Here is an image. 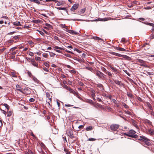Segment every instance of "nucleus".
Wrapping results in <instances>:
<instances>
[{"label": "nucleus", "instance_id": "nucleus-26", "mask_svg": "<svg viewBox=\"0 0 154 154\" xmlns=\"http://www.w3.org/2000/svg\"><path fill=\"white\" fill-rule=\"evenodd\" d=\"M60 26L62 28H64L66 29L67 28V26H66L65 24H60Z\"/></svg>", "mask_w": 154, "mask_h": 154}, {"label": "nucleus", "instance_id": "nucleus-28", "mask_svg": "<svg viewBox=\"0 0 154 154\" xmlns=\"http://www.w3.org/2000/svg\"><path fill=\"white\" fill-rule=\"evenodd\" d=\"M2 105L4 106L8 110L9 109V106L7 104L4 103L2 104Z\"/></svg>", "mask_w": 154, "mask_h": 154}, {"label": "nucleus", "instance_id": "nucleus-7", "mask_svg": "<svg viewBox=\"0 0 154 154\" xmlns=\"http://www.w3.org/2000/svg\"><path fill=\"white\" fill-rule=\"evenodd\" d=\"M78 4H75L73 5V6L71 8L70 10L71 11H74L76 10L79 7Z\"/></svg>", "mask_w": 154, "mask_h": 154}, {"label": "nucleus", "instance_id": "nucleus-30", "mask_svg": "<svg viewBox=\"0 0 154 154\" xmlns=\"http://www.w3.org/2000/svg\"><path fill=\"white\" fill-rule=\"evenodd\" d=\"M45 25L48 28L52 29V26L50 25L48 23H46L45 24Z\"/></svg>", "mask_w": 154, "mask_h": 154}, {"label": "nucleus", "instance_id": "nucleus-9", "mask_svg": "<svg viewBox=\"0 0 154 154\" xmlns=\"http://www.w3.org/2000/svg\"><path fill=\"white\" fill-rule=\"evenodd\" d=\"M16 87V90L21 92H22L23 88L20 85H17Z\"/></svg>", "mask_w": 154, "mask_h": 154}, {"label": "nucleus", "instance_id": "nucleus-34", "mask_svg": "<svg viewBox=\"0 0 154 154\" xmlns=\"http://www.w3.org/2000/svg\"><path fill=\"white\" fill-rule=\"evenodd\" d=\"M140 65L141 66H143L146 67L150 68V67L146 64H140Z\"/></svg>", "mask_w": 154, "mask_h": 154}, {"label": "nucleus", "instance_id": "nucleus-64", "mask_svg": "<svg viewBox=\"0 0 154 154\" xmlns=\"http://www.w3.org/2000/svg\"><path fill=\"white\" fill-rule=\"evenodd\" d=\"M65 106L66 107H71L73 105L68 104H65Z\"/></svg>", "mask_w": 154, "mask_h": 154}, {"label": "nucleus", "instance_id": "nucleus-51", "mask_svg": "<svg viewBox=\"0 0 154 154\" xmlns=\"http://www.w3.org/2000/svg\"><path fill=\"white\" fill-rule=\"evenodd\" d=\"M29 44L30 45H33L34 42L32 41H29L28 42Z\"/></svg>", "mask_w": 154, "mask_h": 154}, {"label": "nucleus", "instance_id": "nucleus-33", "mask_svg": "<svg viewBox=\"0 0 154 154\" xmlns=\"http://www.w3.org/2000/svg\"><path fill=\"white\" fill-rule=\"evenodd\" d=\"M122 105L124 106V107L127 109L129 108V106L125 103H122Z\"/></svg>", "mask_w": 154, "mask_h": 154}, {"label": "nucleus", "instance_id": "nucleus-60", "mask_svg": "<svg viewBox=\"0 0 154 154\" xmlns=\"http://www.w3.org/2000/svg\"><path fill=\"white\" fill-rule=\"evenodd\" d=\"M44 65L46 66V67H49V65L48 62H45L44 63Z\"/></svg>", "mask_w": 154, "mask_h": 154}, {"label": "nucleus", "instance_id": "nucleus-53", "mask_svg": "<svg viewBox=\"0 0 154 154\" xmlns=\"http://www.w3.org/2000/svg\"><path fill=\"white\" fill-rule=\"evenodd\" d=\"M29 55L30 56H32L34 55V54L32 52L29 51Z\"/></svg>", "mask_w": 154, "mask_h": 154}, {"label": "nucleus", "instance_id": "nucleus-63", "mask_svg": "<svg viewBox=\"0 0 154 154\" xmlns=\"http://www.w3.org/2000/svg\"><path fill=\"white\" fill-rule=\"evenodd\" d=\"M27 73H28V75H29V76L30 77H31V76L32 75V73H31V72H29V71H28V72H27Z\"/></svg>", "mask_w": 154, "mask_h": 154}, {"label": "nucleus", "instance_id": "nucleus-40", "mask_svg": "<svg viewBox=\"0 0 154 154\" xmlns=\"http://www.w3.org/2000/svg\"><path fill=\"white\" fill-rule=\"evenodd\" d=\"M96 140V139L93 138H89L88 140L90 141H95Z\"/></svg>", "mask_w": 154, "mask_h": 154}, {"label": "nucleus", "instance_id": "nucleus-32", "mask_svg": "<svg viewBox=\"0 0 154 154\" xmlns=\"http://www.w3.org/2000/svg\"><path fill=\"white\" fill-rule=\"evenodd\" d=\"M13 42H14V40L13 39H11L9 40L8 41V42L9 44L13 43Z\"/></svg>", "mask_w": 154, "mask_h": 154}, {"label": "nucleus", "instance_id": "nucleus-57", "mask_svg": "<svg viewBox=\"0 0 154 154\" xmlns=\"http://www.w3.org/2000/svg\"><path fill=\"white\" fill-rule=\"evenodd\" d=\"M125 112L128 115H131V112L125 110Z\"/></svg>", "mask_w": 154, "mask_h": 154}, {"label": "nucleus", "instance_id": "nucleus-50", "mask_svg": "<svg viewBox=\"0 0 154 154\" xmlns=\"http://www.w3.org/2000/svg\"><path fill=\"white\" fill-rule=\"evenodd\" d=\"M37 31H38L39 32V33L42 35L44 36V35H45L44 33L42 32L39 30H37Z\"/></svg>", "mask_w": 154, "mask_h": 154}, {"label": "nucleus", "instance_id": "nucleus-19", "mask_svg": "<svg viewBox=\"0 0 154 154\" xmlns=\"http://www.w3.org/2000/svg\"><path fill=\"white\" fill-rule=\"evenodd\" d=\"M13 24L14 25L16 26H21L20 23L19 21H16V22H14L13 23Z\"/></svg>", "mask_w": 154, "mask_h": 154}, {"label": "nucleus", "instance_id": "nucleus-58", "mask_svg": "<svg viewBox=\"0 0 154 154\" xmlns=\"http://www.w3.org/2000/svg\"><path fill=\"white\" fill-rule=\"evenodd\" d=\"M109 18H103V19H101V20H102L103 21H107V20H109Z\"/></svg>", "mask_w": 154, "mask_h": 154}, {"label": "nucleus", "instance_id": "nucleus-1", "mask_svg": "<svg viewBox=\"0 0 154 154\" xmlns=\"http://www.w3.org/2000/svg\"><path fill=\"white\" fill-rule=\"evenodd\" d=\"M138 140L141 142H144L147 146H150L151 145V143L150 142V139L144 136H140V138H138Z\"/></svg>", "mask_w": 154, "mask_h": 154}, {"label": "nucleus", "instance_id": "nucleus-54", "mask_svg": "<svg viewBox=\"0 0 154 154\" xmlns=\"http://www.w3.org/2000/svg\"><path fill=\"white\" fill-rule=\"evenodd\" d=\"M43 69L44 71L46 72H48L49 71L48 69L47 68H46L45 67H43Z\"/></svg>", "mask_w": 154, "mask_h": 154}, {"label": "nucleus", "instance_id": "nucleus-44", "mask_svg": "<svg viewBox=\"0 0 154 154\" xmlns=\"http://www.w3.org/2000/svg\"><path fill=\"white\" fill-rule=\"evenodd\" d=\"M35 59L36 60H38L39 61H41V58L40 57H35Z\"/></svg>", "mask_w": 154, "mask_h": 154}, {"label": "nucleus", "instance_id": "nucleus-62", "mask_svg": "<svg viewBox=\"0 0 154 154\" xmlns=\"http://www.w3.org/2000/svg\"><path fill=\"white\" fill-rule=\"evenodd\" d=\"M84 126V125H80L79 126L78 128L79 129H82V128H83Z\"/></svg>", "mask_w": 154, "mask_h": 154}, {"label": "nucleus", "instance_id": "nucleus-49", "mask_svg": "<svg viewBox=\"0 0 154 154\" xmlns=\"http://www.w3.org/2000/svg\"><path fill=\"white\" fill-rule=\"evenodd\" d=\"M19 38L18 36L17 35L13 37L12 38L14 40H17V39Z\"/></svg>", "mask_w": 154, "mask_h": 154}, {"label": "nucleus", "instance_id": "nucleus-52", "mask_svg": "<svg viewBox=\"0 0 154 154\" xmlns=\"http://www.w3.org/2000/svg\"><path fill=\"white\" fill-rule=\"evenodd\" d=\"M127 95L129 97H132V95L131 94L129 93H127Z\"/></svg>", "mask_w": 154, "mask_h": 154}, {"label": "nucleus", "instance_id": "nucleus-27", "mask_svg": "<svg viewBox=\"0 0 154 154\" xmlns=\"http://www.w3.org/2000/svg\"><path fill=\"white\" fill-rule=\"evenodd\" d=\"M32 65L34 66H35L37 67H38V63H36L35 62V61H34L32 63Z\"/></svg>", "mask_w": 154, "mask_h": 154}, {"label": "nucleus", "instance_id": "nucleus-25", "mask_svg": "<svg viewBox=\"0 0 154 154\" xmlns=\"http://www.w3.org/2000/svg\"><path fill=\"white\" fill-rule=\"evenodd\" d=\"M31 2H33L34 3H36L37 4H40V2L38 0H30Z\"/></svg>", "mask_w": 154, "mask_h": 154}, {"label": "nucleus", "instance_id": "nucleus-15", "mask_svg": "<svg viewBox=\"0 0 154 154\" xmlns=\"http://www.w3.org/2000/svg\"><path fill=\"white\" fill-rule=\"evenodd\" d=\"M108 66L115 72H118V70L116 68L113 67L110 65H108Z\"/></svg>", "mask_w": 154, "mask_h": 154}, {"label": "nucleus", "instance_id": "nucleus-41", "mask_svg": "<svg viewBox=\"0 0 154 154\" xmlns=\"http://www.w3.org/2000/svg\"><path fill=\"white\" fill-rule=\"evenodd\" d=\"M67 20H68L69 21H71V20H73V21H75V20H80L78 19H67Z\"/></svg>", "mask_w": 154, "mask_h": 154}, {"label": "nucleus", "instance_id": "nucleus-2", "mask_svg": "<svg viewBox=\"0 0 154 154\" xmlns=\"http://www.w3.org/2000/svg\"><path fill=\"white\" fill-rule=\"evenodd\" d=\"M136 131L133 130H129V132L127 133H124V134L128 137H131L134 138H138V136L135 134Z\"/></svg>", "mask_w": 154, "mask_h": 154}, {"label": "nucleus", "instance_id": "nucleus-56", "mask_svg": "<svg viewBox=\"0 0 154 154\" xmlns=\"http://www.w3.org/2000/svg\"><path fill=\"white\" fill-rule=\"evenodd\" d=\"M106 73L109 76H112V73L108 71L106 72Z\"/></svg>", "mask_w": 154, "mask_h": 154}, {"label": "nucleus", "instance_id": "nucleus-16", "mask_svg": "<svg viewBox=\"0 0 154 154\" xmlns=\"http://www.w3.org/2000/svg\"><path fill=\"white\" fill-rule=\"evenodd\" d=\"M46 96L47 97H48L49 100H50L51 102V95L48 92H47L46 93Z\"/></svg>", "mask_w": 154, "mask_h": 154}, {"label": "nucleus", "instance_id": "nucleus-22", "mask_svg": "<svg viewBox=\"0 0 154 154\" xmlns=\"http://www.w3.org/2000/svg\"><path fill=\"white\" fill-rule=\"evenodd\" d=\"M69 91L70 93H72L74 94V95L76 94L77 92L71 89L70 88H69Z\"/></svg>", "mask_w": 154, "mask_h": 154}, {"label": "nucleus", "instance_id": "nucleus-6", "mask_svg": "<svg viewBox=\"0 0 154 154\" xmlns=\"http://www.w3.org/2000/svg\"><path fill=\"white\" fill-rule=\"evenodd\" d=\"M65 31L66 32L72 35H77L79 34L78 32H75L73 31V30H71L67 29L65 30Z\"/></svg>", "mask_w": 154, "mask_h": 154}, {"label": "nucleus", "instance_id": "nucleus-10", "mask_svg": "<svg viewBox=\"0 0 154 154\" xmlns=\"http://www.w3.org/2000/svg\"><path fill=\"white\" fill-rule=\"evenodd\" d=\"M57 9L59 10H64L67 13H68V12L66 8L65 7H59L57 8Z\"/></svg>", "mask_w": 154, "mask_h": 154}, {"label": "nucleus", "instance_id": "nucleus-59", "mask_svg": "<svg viewBox=\"0 0 154 154\" xmlns=\"http://www.w3.org/2000/svg\"><path fill=\"white\" fill-rule=\"evenodd\" d=\"M64 55L66 56L67 57H70V58H71V56L70 54H64Z\"/></svg>", "mask_w": 154, "mask_h": 154}, {"label": "nucleus", "instance_id": "nucleus-3", "mask_svg": "<svg viewBox=\"0 0 154 154\" xmlns=\"http://www.w3.org/2000/svg\"><path fill=\"white\" fill-rule=\"evenodd\" d=\"M119 125L118 124H112L110 126V129L112 131H116L119 128Z\"/></svg>", "mask_w": 154, "mask_h": 154}, {"label": "nucleus", "instance_id": "nucleus-11", "mask_svg": "<svg viewBox=\"0 0 154 154\" xmlns=\"http://www.w3.org/2000/svg\"><path fill=\"white\" fill-rule=\"evenodd\" d=\"M148 131L150 135H154V130L149 129H148Z\"/></svg>", "mask_w": 154, "mask_h": 154}, {"label": "nucleus", "instance_id": "nucleus-47", "mask_svg": "<svg viewBox=\"0 0 154 154\" xmlns=\"http://www.w3.org/2000/svg\"><path fill=\"white\" fill-rule=\"evenodd\" d=\"M133 125L137 129H139V128L138 127L137 125L135 123V122H133Z\"/></svg>", "mask_w": 154, "mask_h": 154}, {"label": "nucleus", "instance_id": "nucleus-5", "mask_svg": "<svg viewBox=\"0 0 154 154\" xmlns=\"http://www.w3.org/2000/svg\"><path fill=\"white\" fill-rule=\"evenodd\" d=\"M96 74L97 76L100 78L102 79L104 77V74L99 71H96Z\"/></svg>", "mask_w": 154, "mask_h": 154}, {"label": "nucleus", "instance_id": "nucleus-12", "mask_svg": "<svg viewBox=\"0 0 154 154\" xmlns=\"http://www.w3.org/2000/svg\"><path fill=\"white\" fill-rule=\"evenodd\" d=\"M94 128L93 127L91 126H89L86 127L85 129L86 131H89L92 130Z\"/></svg>", "mask_w": 154, "mask_h": 154}, {"label": "nucleus", "instance_id": "nucleus-37", "mask_svg": "<svg viewBox=\"0 0 154 154\" xmlns=\"http://www.w3.org/2000/svg\"><path fill=\"white\" fill-rule=\"evenodd\" d=\"M33 80L36 82H38V80L37 79L35 78V77H33Z\"/></svg>", "mask_w": 154, "mask_h": 154}, {"label": "nucleus", "instance_id": "nucleus-29", "mask_svg": "<svg viewBox=\"0 0 154 154\" xmlns=\"http://www.w3.org/2000/svg\"><path fill=\"white\" fill-rule=\"evenodd\" d=\"M54 48L55 49H60V50H64V48H63L60 47H58L57 46H55L54 47Z\"/></svg>", "mask_w": 154, "mask_h": 154}, {"label": "nucleus", "instance_id": "nucleus-13", "mask_svg": "<svg viewBox=\"0 0 154 154\" xmlns=\"http://www.w3.org/2000/svg\"><path fill=\"white\" fill-rule=\"evenodd\" d=\"M93 38L95 40H100L101 42L103 41V39L97 36H94L93 37Z\"/></svg>", "mask_w": 154, "mask_h": 154}, {"label": "nucleus", "instance_id": "nucleus-43", "mask_svg": "<svg viewBox=\"0 0 154 154\" xmlns=\"http://www.w3.org/2000/svg\"><path fill=\"white\" fill-rule=\"evenodd\" d=\"M42 56L44 57L47 58L48 56V55L47 54L45 53L43 54Z\"/></svg>", "mask_w": 154, "mask_h": 154}, {"label": "nucleus", "instance_id": "nucleus-46", "mask_svg": "<svg viewBox=\"0 0 154 154\" xmlns=\"http://www.w3.org/2000/svg\"><path fill=\"white\" fill-rule=\"evenodd\" d=\"M6 48H3L2 49H0V54L2 53L5 50Z\"/></svg>", "mask_w": 154, "mask_h": 154}, {"label": "nucleus", "instance_id": "nucleus-23", "mask_svg": "<svg viewBox=\"0 0 154 154\" xmlns=\"http://www.w3.org/2000/svg\"><path fill=\"white\" fill-rule=\"evenodd\" d=\"M85 68L86 69L91 71L92 72H94V70L93 69L92 67H85Z\"/></svg>", "mask_w": 154, "mask_h": 154}, {"label": "nucleus", "instance_id": "nucleus-17", "mask_svg": "<svg viewBox=\"0 0 154 154\" xmlns=\"http://www.w3.org/2000/svg\"><path fill=\"white\" fill-rule=\"evenodd\" d=\"M146 106L148 107L150 110H152V108L151 104L148 102H146Z\"/></svg>", "mask_w": 154, "mask_h": 154}, {"label": "nucleus", "instance_id": "nucleus-45", "mask_svg": "<svg viewBox=\"0 0 154 154\" xmlns=\"http://www.w3.org/2000/svg\"><path fill=\"white\" fill-rule=\"evenodd\" d=\"M69 71L70 72H71V73L75 74L76 73V71L75 70H69Z\"/></svg>", "mask_w": 154, "mask_h": 154}, {"label": "nucleus", "instance_id": "nucleus-35", "mask_svg": "<svg viewBox=\"0 0 154 154\" xmlns=\"http://www.w3.org/2000/svg\"><path fill=\"white\" fill-rule=\"evenodd\" d=\"M11 75L12 76V77H17L15 73L14 72H11Z\"/></svg>", "mask_w": 154, "mask_h": 154}, {"label": "nucleus", "instance_id": "nucleus-61", "mask_svg": "<svg viewBox=\"0 0 154 154\" xmlns=\"http://www.w3.org/2000/svg\"><path fill=\"white\" fill-rule=\"evenodd\" d=\"M29 101L31 102H33L35 101V99L33 98H31L29 99Z\"/></svg>", "mask_w": 154, "mask_h": 154}, {"label": "nucleus", "instance_id": "nucleus-36", "mask_svg": "<svg viewBox=\"0 0 154 154\" xmlns=\"http://www.w3.org/2000/svg\"><path fill=\"white\" fill-rule=\"evenodd\" d=\"M11 115H12L11 112V111H9V112H8L7 113V116L10 117Z\"/></svg>", "mask_w": 154, "mask_h": 154}, {"label": "nucleus", "instance_id": "nucleus-48", "mask_svg": "<svg viewBox=\"0 0 154 154\" xmlns=\"http://www.w3.org/2000/svg\"><path fill=\"white\" fill-rule=\"evenodd\" d=\"M40 145L43 148H45V144L42 142H41L40 143Z\"/></svg>", "mask_w": 154, "mask_h": 154}, {"label": "nucleus", "instance_id": "nucleus-39", "mask_svg": "<svg viewBox=\"0 0 154 154\" xmlns=\"http://www.w3.org/2000/svg\"><path fill=\"white\" fill-rule=\"evenodd\" d=\"M101 69L102 70L103 72H106V69L105 68L101 66Z\"/></svg>", "mask_w": 154, "mask_h": 154}, {"label": "nucleus", "instance_id": "nucleus-38", "mask_svg": "<svg viewBox=\"0 0 154 154\" xmlns=\"http://www.w3.org/2000/svg\"><path fill=\"white\" fill-rule=\"evenodd\" d=\"M49 53H50V56L51 57H54V55H55V54L54 53H53V52H49Z\"/></svg>", "mask_w": 154, "mask_h": 154}, {"label": "nucleus", "instance_id": "nucleus-21", "mask_svg": "<svg viewBox=\"0 0 154 154\" xmlns=\"http://www.w3.org/2000/svg\"><path fill=\"white\" fill-rule=\"evenodd\" d=\"M54 2H57V6H60L61 5H62L63 4V1L61 2V1H57L56 0Z\"/></svg>", "mask_w": 154, "mask_h": 154}, {"label": "nucleus", "instance_id": "nucleus-14", "mask_svg": "<svg viewBox=\"0 0 154 154\" xmlns=\"http://www.w3.org/2000/svg\"><path fill=\"white\" fill-rule=\"evenodd\" d=\"M122 57L127 60H130L131 59V57L126 55H122Z\"/></svg>", "mask_w": 154, "mask_h": 154}, {"label": "nucleus", "instance_id": "nucleus-24", "mask_svg": "<svg viewBox=\"0 0 154 154\" xmlns=\"http://www.w3.org/2000/svg\"><path fill=\"white\" fill-rule=\"evenodd\" d=\"M91 95L92 96V97H95V91L94 90L92 89L91 91Z\"/></svg>", "mask_w": 154, "mask_h": 154}, {"label": "nucleus", "instance_id": "nucleus-42", "mask_svg": "<svg viewBox=\"0 0 154 154\" xmlns=\"http://www.w3.org/2000/svg\"><path fill=\"white\" fill-rule=\"evenodd\" d=\"M96 85L97 86V87H98L99 88H101L103 87V85L101 84H98Z\"/></svg>", "mask_w": 154, "mask_h": 154}, {"label": "nucleus", "instance_id": "nucleus-20", "mask_svg": "<svg viewBox=\"0 0 154 154\" xmlns=\"http://www.w3.org/2000/svg\"><path fill=\"white\" fill-rule=\"evenodd\" d=\"M136 60L137 61L140 63L141 64H144L145 63V61L140 59H137Z\"/></svg>", "mask_w": 154, "mask_h": 154}, {"label": "nucleus", "instance_id": "nucleus-55", "mask_svg": "<svg viewBox=\"0 0 154 154\" xmlns=\"http://www.w3.org/2000/svg\"><path fill=\"white\" fill-rule=\"evenodd\" d=\"M74 50L76 51L78 53H80L81 52L80 51H79L78 49L76 48H74Z\"/></svg>", "mask_w": 154, "mask_h": 154}, {"label": "nucleus", "instance_id": "nucleus-31", "mask_svg": "<svg viewBox=\"0 0 154 154\" xmlns=\"http://www.w3.org/2000/svg\"><path fill=\"white\" fill-rule=\"evenodd\" d=\"M115 83H116V84H117L119 85H121V84H122V83H121L120 81H119L118 80H115Z\"/></svg>", "mask_w": 154, "mask_h": 154}, {"label": "nucleus", "instance_id": "nucleus-8", "mask_svg": "<svg viewBox=\"0 0 154 154\" xmlns=\"http://www.w3.org/2000/svg\"><path fill=\"white\" fill-rule=\"evenodd\" d=\"M68 131V135L69 136L72 138L74 137L73 135V131L71 129H70Z\"/></svg>", "mask_w": 154, "mask_h": 154}, {"label": "nucleus", "instance_id": "nucleus-18", "mask_svg": "<svg viewBox=\"0 0 154 154\" xmlns=\"http://www.w3.org/2000/svg\"><path fill=\"white\" fill-rule=\"evenodd\" d=\"M116 49L118 50H119V51H126V50L125 49H124V48H120V47H116Z\"/></svg>", "mask_w": 154, "mask_h": 154}, {"label": "nucleus", "instance_id": "nucleus-4", "mask_svg": "<svg viewBox=\"0 0 154 154\" xmlns=\"http://www.w3.org/2000/svg\"><path fill=\"white\" fill-rule=\"evenodd\" d=\"M30 88L28 87H25L23 90H22L21 93L23 94H30L31 93V91L30 90Z\"/></svg>", "mask_w": 154, "mask_h": 154}]
</instances>
